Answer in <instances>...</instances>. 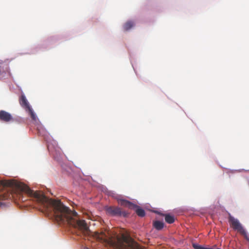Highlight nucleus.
Returning <instances> with one entry per match:
<instances>
[{
    "label": "nucleus",
    "mask_w": 249,
    "mask_h": 249,
    "mask_svg": "<svg viewBox=\"0 0 249 249\" xmlns=\"http://www.w3.org/2000/svg\"><path fill=\"white\" fill-rule=\"evenodd\" d=\"M107 213L112 216H126L127 213L122 211L121 209L117 207H109L107 209Z\"/></svg>",
    "instance_id": "20e7f679"
},
{
    "label": "nucleus",
    "mask_w": 249,
    "mask_h": 249,
    "mask_svg": "<svg viewBox=\"0 0 249 249\" xmlns=\"http://www.w3.org/2000/svg\"><path fill=\"white\" fill-rule=\"evenodd\" d=\"M84 249H89L88 248H85Z\"/></svg>",
    "instance_id": "f3484780"
},
{
    "label": "nucleus",
    "mask_w": 249,
    "mask_h": 249,
    "mask_svg": "<svg viewBox=\"0 0 249 249\" xmlns=\"http://www.w3.org/2000/svg\"><path fill=\"white\" fill-rule=\"evenodd\" d=\"M13 194L9 193L8 192H5L4 193H0V206L5 205V203H3L2 201L3 200L11 199L13 197Z\"/></svg>",
    "instance_id": "6e6552de"
},
{
    "label": "nucleus",
    "mask_w": 249,
    "mask_h": 249,
    "mask_svg": "<svg viewBox=\"0 0 249 249\" xmlns=\"http://www.w3.org/2000/svg\"><path fill=\"white\" fill-rule=\"evenodd\" d=\"M134 25L135 23L133 21H128L124 24L123 26L124 30L125 31H127L132 28Z\"/></svg>",
    "instance_id": "1a4fd4ad"
},
{
    "label": "nucleus",
    "mask_w": 249,
    "mask_h": 249,
    "mask_svg": "<svg viewBox=\"0 0 249 249\" xmlns=\"http://www.w3.org/2000/svg\"><path fill=\"white\" fill-rule=\"evenodd\" d=\"M54 158L57 160L58 161H60L61 160V155L60 153H57L56 151L54 154H53Z\"/></svg>",
    "instance_id": "4468645a"
},
{
    "label": "nucleus",
    "mask_w": 249,
    "mask_h": 249,
    "mask_svg": "<svg viewBox=\"0 0 249 249\" xmlns=\"http://www.w3.org/2000/svg\"><path fill=\"white\" fill-rule=\"evenodd\" d=\"M26 111L29 112L32 120L36 121L37 118L32 107Z\"/></svg>",
    "instance_id": "ddd939ff"
},
{
    "label": "nucleus",
    "mask_w": 249,
    "mask_h": 249,
    "mask_svg": "<svg viewBox=\"0 0 249 249\" xmlns=\"http://www.w3.org/2000/svg\"><path fill=\"white\" fill-rule=\"evenodd\" d=\"M19 102L21 106L23 107L26 111L31 108L28 100L24 94L21 95L19 99Z\"/></svg>",
    "instance_id": "0eeeda50"
},
{
    "label": "nucleus",
    "mask_w": 249,
    "mask_h": 249,
    "mask_svg": "<svg viewBox=\"0 0 249 249\" xmlns=\"http://www.w3.org/2000/svg\"><path fill=\"white\" fill-rule=\"evenodd\" d=\"M118 203L122 206L128 208L129 209H134L137 207V205L133 204L130 201L124 199H119L118 200Z\"/></svg>",
    "instance_id": "423d86ee"
},
{
    "label": "nucleus",
    "mask_w": 249,
    "mask_h": 249,
    "mask_svg": "<svg viewBox=\"0 0 249 249\" xmlns=\"http://www.w3.org/2000/svg\"><path fill=\"white\" fill-rule=\"evenodd\" d=\"M153 226L157 230H160L163 228L164 223L160 221H155L153 222Z\"/></svg>",
    "instance_id": "9d476101"
},
{
    "label": "nucleus",
    "mask_w": 249,
    "mask_h": 249,
    "mask_svg": "<svg viewBox=\"0 0 249 249\" xmlns=\"http://www.w3.org/2000/svg\"><path fill=\"white\" fill-rule=\"evenodd\" d=\"M5 187H15L18 191L25 193L33 197L36 201L40 204L45 211L53 213V219L58 225H61L62 221V204L60 200L50 199L42 192L32 190L24 184L13 181H6L2 183Z\"/></svg>",
    "instance_id": "f257e3e1"
},
{
    "label": "nucleus",
    "mask_w": 249,
    "mask_h": 249,
    "mask_svg": "<svg viewBox=\"0 0 249 249\" xmlns=\"http://www.w3.org/2000/svg\"><path fill=\"white\" fill-rule=\"evenodd\" d=\"M165 221L169 223L172 224L175 221V217L173 215H171L169 214L165 215Z\"/></svg>",
    "instance_id": "9b49d317"
},
{
    "label": "nucleus",
    "mask_w": 249,
    "mask_h": 249,
    "mask_svg": "<svg viewBox=\"0 0 249 249\" xmlns=\"http://www.w3.org/2000/svg\"><path fill=\"white\" fill-rule=\"evenodd\" d=\"M193 246L194 248L195 249H210L209 248H204V247H203L198 244H193Z\"/></svg>",
    "instance_id": "2eb2a0df"
},
{
    "label": "nucleus",
    "mask_w": 249,
    "mask_h": 249,
    "mask_svg": "<svg viewBox=\"0 0 249 249\" xmlns=\"http://www.w3.org/2000/svg\"><path fill=\"white\" fill-rule=\"evenodd\" d=\"M0 121L5 123L14 121V118L10 113L6 111L0 110Z\"/></svg>",
    "instance_id": "39448f33"
},
{
    "label": "nucleus",
    "mask_w": 249,
    "mask_h": 249,
    "mask_svg": "<svg viewBox=\"0 0 249 249\" xmlns=\"http://www.w3.org/2000/svg\"><path fill=\"white\" fill-rule=\"evenodd\" d=\"M21 199L22 201H24L25 200L23 199V197H21Z\"/></svg>",
    "instance_id": "dca6fc26"
},
{
    "label": "nucleus",
    "mask_w": 249,
    "mask_h": 249,
    "mask_svg": "<svg viewBox=\"0 0 249 249\" xmlns=\"http://www.w3.org/2000/svg\"><path fill=\"white\" fill-rule=\"evenodd\" d=\"M229 222L231 227H232L234 230L239 232L249 242V236L238 220L234 218L230 214H229Z\"/></svg>",
    "instance_id": "7ed1b4c3"
},
{
    "label": "nucleus",
    "mask_w": 249,
    "mask_h": 249,
    "mask_svg": "<svg viewBox=\"0 0 249 249\" xmlns=\"http://www.w3.org/2000/svg\"><path fill=\"white\" fill-rule=\"evenodd\" d=\"M136 208V213L140 217H143L145 215V211L142 208H139L138 206Z\"/></svg>",
    "instance_id": "f8f14e48"
},
{
    "label": "nucleus",
    "mask_w": 249,
    "mask_h": 249,
    "mask_svg": "<svg viewBox=\"0 0 249 249\" xmlns=\"http://www.w3.org/2000/svg\"><path fill=\"white\" fill-rule=\"evenodd\" d=\"M63 225H68L79 229L85 236L90 235L92 232L89 230L85 221L77 220L76 217L77 213L73 210H70L63 204Z\"/></svg>",
    "instance_id": "f03ea898"
}]
</instances>
